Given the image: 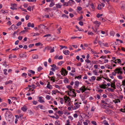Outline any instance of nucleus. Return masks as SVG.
<instances>
[{
    "label": "nucleus",
    "mask_w": 125,
    "mask_h": 125,
    "mask_svg": "<svg viewBox=\"0 0 125 125\" xmlns=\"http://www.w3.org/2000/svg\"><path fill=\"white\" fill-rule=\"evenodd\" d=\"M60 72L62 73L61 74L62 75H63H63L64 76H65L67 75L68 73V71L63 68H62Z\"/></svg>",
    "instance_id": "obj_1"
},
{
    "label": "nucleus",
    "mask_w": 125,
    "mask_h": 125,
    "mask_svg": "<svg viewBox=\"0 0 125 125\" xmlns=\"http://www.w3.org/2000/svg\"><path fill=\"white\" fill-rule=\"evenodd\" d=\"M74 105H75L73 107L71 106V107L72 108L73 110H75L76 109L79 107L80 106V105H79L77 103H74Z\"/></svg>",
    "instance_id": "obj_2"
},
{
    "label": "nucleus",
    "mask_w": 125,
    "mask_h": 125,
    "mask_svg": "<svg viewBox=\"0 0 125 125\" xmlns=\"http://www.w3.org/2000/svg\"><path fill=\"white\" fill-rule=\"evenodd\" d=\"M11 7L10 8L12 10L17 9V8H16L17 7V5L16 4H11Z\"/></svg>",
    "instance_id": "obj_3"
},
{
    "label": "nucleus",
    "mask_w": 125,
    "mask_h": 125,
    "mask_svg": "<svg viewBox=\"0 0 125 125\" xmlns=\"http://www.w3.org/2000/svg\"><path fill=\"white\" fill-rule=\"evenodd\" d=\"M45 26L43 24H40L38 26L39 30H42L43 31V29H44Z\"/></svg>",
    "instance_id": "obj_4"
},
{
    "label": "nucleus",
    "mask_w": 125,
    "mask_h": 125,
    "mask_svg": "<svg viewBox=\"0 0 125 125\" xmlns=\"http://www.w3.org/2000/svg\"><path fill=\"white\" fill-rule=\"evenodd\" d=\"M122 70V68L119 67V68H117L115 70V71H116L117 73L118 74H120L121 71V70Z\"/></svg>",
    "instance_id": "obj_5"
},
{
    "label": "nucleus",
    "mask_w": 125,
    "mask_h": 125,
    "mask_svg": "<svg viewBox=\"0 0 125 125\" xmlns=\"http://www.w3.org/2000/svg\"><path fill=\"white\" fill-rule=\"evenodd\" d=\"M121 9L123 10H125V2H123L122 4V5L121 6Z\"/></svg>",
    "instance_id": "obj_6"
},
{
    "label": "nucleus",
    "mask_w": 125,
    "mask_h": 125,
    "mask_svg": "<svg viewBox=\"0 0 125 125\" xmlns=\"http://www.w3.org/2000/svg\"><path fill=\"white\" fill-rule=\"evenodd\" d=\"M86 89H87V88L86 89V88L85 87V86H83L81 88L79 89L80 90L82 91V93H83V92H84L85 90H86Z\"/></svg>",
    "instance_id": "obj_7"
},
{
    "label": "nucleus",
    "mask_w": 125,
    "mask_h": 125,
    "mask_svg": "<svg viewBox=\"0 0 125 125\" xmlns=\"http://www.w3.org/2000/svg\"><path fill=\"white\" fill-rule=\"evenodd\" d=\"M55 5L57 8H60L62 6V5L60 3L56 4Z\"/></svg>",
    "instance_id": "obj_8"
},
{
    "label": "nucleus",
    "mask_w": 125,
    "mask_h": 125,
    "mask_svg": "<svg viewBox=\"0 0 125 125\" xmlns=\"http://www.w3.org/2000/svg\"><path fill=\"white\" fill-rule=\"evenodd\" d=\"M27 107L25 106L24 105L23 107H22L21 108V110L24 112H25L27 110Z\"/></svg>",
    "instance_id": "obj_9"
},
{
    "label": "nucleus",
    "mask_w": 125,
    "mask_h": 125,
    "mask_svg": "<svg viewBox=\"0 0 125 125\" xmlns=\"http://www.w3.org/2000/svg\"><path fill=\"white\" fill-rule=\"evenodd\" d=\"M70 53V52L68 50H66L63 51V53L66 55H69Z\"/></svg>",
    "instance_id": "obj_10"
},
{
    "label": "nucleus",
    "mask_w": 125,
    "mask_h": 125,
    "mask_svg": "<svg viewBox=\"0 0 125 125\" xmlns=\"http://www.w3.org/2000/svg\"><path fill=\"white\" fill-rule=\"evenodd\" d=\"M68 3H69L70 5L72 6V5L75 4V2L73 0H70L68 1Z\"/></svg>",
    "instance_id": "obj_11"
},
{
    "label": "nucleus",
    "mask_w": 125,
    "mask_h": 125,
    "mask_svg": "<svg viewBox=\"0 0 125 125\" xmlns=\"http://www.w3.org/2000/svg\"><path fill=\"white\" fill-rule=\"evenodd\" d=\"M67 88H68L70 92H71L72 90H74V89H72V87L70 85L67 86Z\"/></svg>",
    "instance_id": "obj_12"
},
{
    "label": "nucleus",
    "mask_w": 125,
    "mask_h": 125,
    "mask_svg": "<svg viewBox=\"0 0 125 125\" xmlns=\"http://www.w3.org/2000/svg\"><path fill=\"white\" fill-rule=\"evenodd\" d=\"M64 99L65 100V103L67 101H69L70 99V97L67 96L64 97Z\"/></svg>",
    "instance_id": "obj_13"
},
{
    "label": "nucleus",
    "mask_w": 125,
    "mask_h": 125,
    "mask_svg": "<svg viewBox=\"0 0 125 125\" xmlns=\"http://www.w3.org/2000/svg\"><path fill=\"white\" fill-rule=\"evenodd\" d=\"M111 87L113 88L114 89H116L115 84L111 82Z\"/></svg>",
    "instance_id": "obj_14"
},
{
    "label": "nucleus",
    "mask_w": 125,
    "mask_h": 125,
    "mask_svg": "<svg viewBox=\"0 0 125 125\" xmlns=\"http://www.w3.org/2000/svg\"><path fill=\"white\" fill-rule=\"evenodd\" d=\"M42 97H39V98L38 101L40 103L44 102V100L42 99Z\"/></svg>",
    "instance_id": "obj_15"
},
{
    "label": "nucleus",
    "mask_w": 125,
    "mask_h": 125,
    "mask_svg": "<svg viewBox=\"0 0 125 125\" xmlns=\"http://www.w3.org/2000/svg\"><path fill=\"white\" fill-rule=\"evenodd\" d=\"M19 55L20 56V57L21 58H23L25 57H27V56L25 54L22 53L20 54Z\"/></svg>",
    "instance_id": "obj_16"
},
{
    "label": "nucleus",
    "mask_w": 125,
    "mask_h": 125,
    "mask_svg": "<svg viewBox=\"0 0 125 125\" xmlns=\"http://www.w3.org/2000/svg\"><path fill=\"white\" fill-rule=\"evenodd\" d=\"M93 23L96 25H97V24H98L99 25L98 26V27H99V25H100L101 24V23L100 22H98L97 21H94L93 22Z\"/></svg>",
    "instance_id": "obj_17"
},
{
    "label": "nucleus",
    "mask_w": 125,
    "mask_h": 125,
    "mask_svg": "<svg viewBox=\"0 0 125 125\" xmlns=\"http://www.w3.org/2000/svg\"><path fill=\"white\" fill-rule=\"evenodd\" d=\"M32 58L33 59H37L38 58V56L37 54L33 55Z\"/></svg>",
    "instance_id": "obj_18"
},
{
    "label": "nucleus",
    "mask_w": 125,
    "mask_h": 125,
    "mask_svg": "<svg viewBox=\"0 0 125 125\" xmlns=\"http://www.w3.org/2000/svg\"><path fill=\"white\" fill-rule=\"evenodd\" d=\"M105 112L107 114H110L111 113V111L110 110H105Z\"/></svg>",
    "instance_id": "obj_19"
},
{
    "label": "nucleus",
    "mask_w": 125,
    "mask_h": 125,
    "mask_svg": "<svg viewBox=\"0 0 125 125\" xmlns=\"http://www.w3.org/2000/svg\"><path fill=\"white\" fill-rule=\"evenodd\" d=\"M51 36V34H47L46 35H45L43 36L44 37H47L46 38V40L47 41H48L47 40V38L48 37Z\"/></svg>",
    "instance_id": "obj_20"
},
{
    "label": "nucleus",
    "mask_w": 125,
    "mask_h": 125,
    "mask_svg": "<svg viewBox=\"0 0 125 125\" xmlns=\"http://www.w3.org/2000/svg\"><path fill=\"white\" fill-rule=\"evenodd\" d=\"M12 81L11 80H9L5 82V84L6 85L9 83H12Z\"/></svg>",
    "instance_id": "obj_21"
},
{
    "label": "nucleus",
    "mask_w": 125,
    "mask_h": 125,
    "mask_svg": "<svg viewBox=\"0 0 125 125\" xmlns=\"http://www.w3.org/2000/svg\"><path fill=\"white\" fill-rule=\"evenodd\" d=\"M53 0L51 1V2L50 3L49 5V7H52L55 5V3L53 2Z\"/></svg>",
    "instance_id": "obj_22"
},
{
    "label": "nucleus",
    "mask_w": 125,
    "mask_h": 125,
    "mask_svg": "<svg viewBox=\"0 0 125 125\" xmlns=\"http://www.w3.org/2000/svg\"><path fill=\"white\" fill-rule=\"evenodd\" d=\"M79 83V81H76L74 82L75 85L77 87L78 86Z\"/></svg>",
    "instance_id": "obj_23"
},
{
    "label": "nucleus",
    "mask_w": 125,
    "mask_h": 125,
    "mask_svg": "<svg viewBox=\"0 0 125 125\" xmlns=\"http://www.w3.org/2000/svg\"><path fill=\"white\" fill-rule=\"evenodd\" d=\"M115 61H116L118 63L121 64V61L120 59H117L116 60H115Z\"/></svg>",
    "instance_id": "obj_24"
},
{
    "label": "nucleus",
    "mask_w": 125,
    "mask_h": 125,
    "mask_svg": "<svg viewBox=\"0 0 125 125\" xmlns=\"http://www.w3.org/2000/svg\"><path fill=\"white\" fill-rule=\"evenodd\" d=\"M58 92V91L57 90H53L52 91V94H55L56 93Z\"/></svg>",
    "instance_id": "obj_25"
},
{
    "label": "nucleus",
    "mask_w": 125,
    "mask_h": 125,
    "mask_svg": "<svg viewBox=\"0 0 125 125\" xmlns=\"http://www.w3.org/2000/svg\"><path fill=\"white\" fill-rule=\"evenodd\" d=\"M103 123L104 125H109L108 123L107 122L106 120H104L103 121Z\"/></svg>",
    "instance_id": "obj_26"
},
{
    "label": "nucleus",
    "mask_w": 125,
    "mask_h": 125,
    "mask_svg": "<svg viewBox=\"0 0 125 125\" xmlns=\"http://www.w3.org/2000/svg\"><path fill=\"white\" fill-rule=\"evenodd\" d=\"M28 72L32 74H34L35 73V72L31 70H28Z\"/></svg>",
    "instance_id": "obj_27"
},
{
    "label": "nucleus",
    "mask_w": 125,
    "mask_h": 125,
    "mask_svg": "<svg viewBox=\"0 0 125 125\" xmlns=\"http://www.w3.org/2000/svg\"><path fill=\"white\" fill-rule=\"evenodd\" d=\"M47 88L50 89H52V86L51 85H47Z\"/></svg>",
    "instance_id": "obj_28"
},
{
    "label": "nucleus",
    "mask_w": 125,
    "mask_h": 125,
    "mask_svg": "<svg viewBox=\"0 0 125 125\" xmlns=\"http://www.w3.org/2000/svg\"><path fill=\"white\" fill-rule=\"evenodd\" d=\"M57 113L59 115H62L63 114V112L61 111H58Z\"/></svg>",
    "instance_id": "obj_29"
},
{
    "label": "nucleus",
    "mask_w": 125,
    "mask_h": 125,
    "mask_svg": "<svg viewBox=\"0 0 125 125\" xmlns=\"http://www.w3.org/2000/svg\"><path fill=\"white\" fill-rule=\"evenodd\" d=\"M51 81H52L53 82H55V78L54 77H52L51 78Z\"/></svg>",
    "instance_id": "obj_30"
},
{
    "label": "nucleus",
    "mask_w": 125,
    "mask_h": 125,
    "mask_svg": "<svg viewBox=\"0 0 125 125\" xmlns=\"http://www.w3.org/2000/svg\"><path fill=\"white\" fill-rule=\"evenodd\" d=\"M110 34L111 36H113L114 35L115 32H114L112 31L110 32Z\"/></svg>",
    "instance_id": "obj_31"
},
{
    "label": "nucleus",
    "mask_w": 125,
    "mask_h": 125,
    "mask_svg": "<svg viewBox=\"0 0 125 125\" xmlns=\"http://www.w3.org/2000/svg\"><path fill=\"white\" fill-rule=\"evenodd\" d=\"M60 102L61 103V104H62L63 103L64 101V100L62 98H60Z\"/></svg>",
    "instance_id": "obj_32"
},
{
    "label": "nucleus",
    "mask_w": 125,
    "mask_h": 125,
    "mask_svg": "<svg viewBox=\"0 0 125 125\" xmlns=\"http://www.w3.org/2000/svg\"><path fill=\"white\" fill-rule=\"evenodd\" d=\"M52 48V47H51L47 46V47H46L45 48V49H47V50H50V49H51V48Z\"/></svg>",
    "instance_id": "obj_33"
},
{
    "label": "nucleus",
    "mask_w": 125,
    "mask_h": 125,
    "mask_svg": "<svg viewBox=\"0 0 125 125\" xmlns=\"http://www.w3.org/2000/svg\"><path fill=\"white\" fill-rule=\"evenodd\" d=\"M68 2L66 3V2H64V3L63 4V5L64 6H68Z\"/></svg>",
    "instance_id": "obj_34"
},
{
    "label": "nucleus",
    "mask_w": 125,
    "mask_h": 125,
    "mask_svg": "<svg viewBox=\"0 0 125 125\" xmlns=\"http://www.w3.org/2000/svg\"><path fill=\"white\" fill-rule=\"evenodd\" d=\"M103 15V14H99L98 13L96 15V17L98 18H99L100 16H101Z\"/></svg>",
    "instance_id": "obj_35"
},
{
    "label": "nucleus",
    "mask_w": 125,
    "mask_h": 125,
    "mask_svg": "<svg viewBox=\"0 0 125 125\" xmlns=\"http://www.w3.org/2000/svg\"><path fill=\"white\" fill-rule=\"evenodd\" d=\"M60 47L61 48L60 49V50H61L62 48H65V49H67V47L66 46H63L62 45H60Z\"/></svg>",
    "instance_id": "obj_36"
},
{
    "label": "nucleus",
    "mask_w": 125,
    "mask_h": 125,
    "mask_svg": "<svg viewBox=\"0 0 125 125\" xmlns=\"http://www.w3.org/2000/svg\"><path fill=\"white\" fill-rule=\"evenodd\" d=\"M42 69V68L41 66H40L38 68L37 70L38 71H40Z\"/></svg>",
    "instance_id": "obj_37"
},
{
    "label": "nucleus",
    "mask_w": 125,
    "mask_h": 125,
    "mask_svg": "<svg viewBox=\"0 0 125 125\" xmlns=\"http://www.w3.org/2000/svg\"><path fill=\"white\" fill-rule=\"evenodd\" d=\"M101 5L100 4L98 5L97 7V9L99 10H101L102 8L101 7Z\"/></svg>",
    "instance_id": "obj_38"
},
{
    "label": "nucleus",
    "mask_w": 125,
    "mask_h": 125,
    "mask_svg": "<svg viewBox=\"0 0 125 125\" xmlns=\"http://www.w3.org/2000/svg\"><path fill=\"white\" fill-rule=\"evenodd\" d=\"M62 17H67V18H68V16L67 15H65L64 14H62Z\"/></svg>",
    "instance_id": "obj_39"
},
{
    "label": "nucleus",
    "mask_w": 125,
    "mask_h": 125,
    "mask_svg": "<svg viewBox=\"0 0 125 125\" xmlns=\"http://www.w3.org/2000/svg\"><path fill=\"white\" fill-rule=\"evenodd\" d=\"M46 98L48 100H49L51 98V96L49 95H47L46 96Z\"/></svg>",
    "instance_id": "obj_40"
},
{
    "label": "nucleus",
    "mask_w": 125,
    "mask_h": 125,
    "mask_svg": "<svg viewBox=\"0 0 125 125\" xmlns=\"http://www.w3.org/2000/svg\"><path fill=\"white\" fill-rule=\"evenodd\" d=\"M104 52L106 54H107L109 52H110V51L108 50H104Z\"/></svg>",
    "instance_id": "obj_41"
},
{
    "label": "nucleus",
    "mask_w": 125,
    "mask_h": 125,
    "mask_svg": "<svg viewBox=\"0 0 125 125\" xmlns=\"http://www.w3.org/2000/svg\"><path fill=\"white\" fill-rule=\"evenodd\" d=\"M7 71V70L6 69H5L3 70V71L4 72V74L5 75H7V73H6Z\"/></svg>",
    "instance_id": "obj_42"
},
{
    "label": "nucleus",
    "mask_w": 125,
    "mask_h": 125,
    "mask_svg": "<svg viewBox=\"0 0 125 125\" xmlns=\"http://www.w3.org/2000/svg\"><path fill=\"white\" fill-rule=\"evenodd\" d=\"M63 63V61H61V62H59L57 64L58 65L61 66L62 64Z\"/></svg>",
    "instance_id": "obj_43"
},
{
    "label": "nucleus",
    "mask_w": 125,
    "mask_h": 125,
    "mask_svg": "<svg viewBox=\"0 0 125 125\" xmlns=\"http://www.w3.org/2000/svg\"><path fill=\"white\" fill-rule=\"evenodd\" d=\"M93 73L94 74L96 75H97V73L96 71V70H94L93 71Z\"/></svg>",
    "instance_id": "obj_44"
},
{
    "label": "nucleus",
    "mask_w": 125,
    "mask_h": 125,
    "mask_svg": "<svg viewBox=\"0 0 125 125\" xmlns=\"http://www.w3.org/2000/svg\"><path fill=\"white\" fill-rule=\"evenodd\" d=\"M82 76L81 75H80L78 76H76L75 77V78H77L78 79H80L81 78Z\"/></svg>",
    "instance_id": "obj_45"
},
{
    "label": "nucleus",
    "mask_w": 125,
    "mask_h": 125,
    "mask_svg": "<svg viewBox=\"0 0 125 125\" xmlns=\"http://www.w3.org/2000/svg\"><path fill=\"white\" fill-rule=\"evenodd\" d=\"M98 43L100 45V46H102L103 44H104L103 43H102L100 41H98Z\"/></svg>",
    "instance_id": "obj_46"
},
{
    "label": "nucleus",
    "mask_w": 125,
    "mask_h": 125,
    "mask_svg": "<svg viewBox=\"0 0 125 125\" xmlns=\"http://www.w3.org/2000/svg\"><path fill=\"white\" fill-rule=\"evenodd\" d=\"M99 86L100 88H103L104 89H105V87H104V85H103V84L100 85Z\"/></svg>",
    "instance_id": "obj_47"
},
{
    "label": "nucleus",
    "mask_w": 125,
    "mask_h": 125,
    "mask_svg": "<svg viewBox=\"0 0 125 125\" xmlns=\"http://www.w3.org/2000/svg\"><path fill=\"white\" fill-rule=\"evenodd\" d=\"M101 103L103 104H105L107 105L108 104L106 102H105L103 100H102L101 101Z\"/></svg>",
    "instance_id": "obj_48"
},
{
    "label": "nucleus",
    "mask_w": 125,
    "mask_h": 125,
    "mask_svg": "<svg viewBox=\"0 0 125 125\" xmlns=\"http://www.w3.org/2000/svg\"><path fill=\"white\" fill-rule=\"evenodd\" d=\"M21 21L18 22L16 24L17 26H19L21 24Z\"/></svg>",
    "instance_id": "obj_49"
},
{
    "label": "nucleus",
    "mask_w": 125,
    "mask_h": 125,
    "mask_svg": "<svg viewBox=\"0 0 125 125\" xmlns=\"http://www.w3.org/2000/svg\"><path fill=\"white\" fill-rule=\"evenodd\" d=\"M72 70L71 72L72 73H74L75 72V69L74 68L72 67Z\"/></svg>",
    "instance_id": "obj_50"
},
{
    "label": "nucleus",
    "mask_w": 125,
    "mask_h": 125,
    "mask_svg": "<svg viewBox=\"0 0 125 125\" xmlns=\"http://www.w3.org/2000/svg\"><path fill=\"white\" fill-rule=\"evenodd\" d=\"M117 73V72L116 71H115V70H114V72H113L112 73V75H113L114 76H115L116 75V74Z\"/></svg>",
    "instance_id": "obj_51"
},
{
    "label": "nucleus",
    "mask_w": 125,
    "mask_h": 125,
    "mask_svg": "<svg viewBox=\"0 0 125 125\" xmlns=\"http://www.w3.org/2000/svg\"><path fill=\"white\" fill-rule=\"evenodd\" d=\"M82 9V8L78 6L77 7V10H78L79 11H80Z\"/></svg>",
    "instance_id": "obj_52"
},
{
    "label": "nucleus",
    "mask_w": 125,
    "mask_h": 125,
    "mask_svg": "<svg viewBox=\"0 0 125 125\" xmlns=\"http://www.w3.org/2000/svg\"><path fill=\"white\" fill-rule=\"evenodd\" d=\"M54 47H53V48H52L51 49H50V52L51 53L53 52H54Z\"/></svg>",
    "instance_id": "obj_53"
},
{
    "label": "nucleus",
    "mask_w": 125,
    "mask_h": 125,
    "mask_svg": "<svg viewBox=\"0 0 125 125\" xmlns=\"http://www.w3.org/2000/svg\"><path fill=\"white\" fill-rule=\"evenodd\" d=\"M96 77L95 76H93L91 77V79L93 80H95Z\"/></svg>",
    "instance_id": "obj_54"
},
{
    "label": "nucleus",
    "mask_w": 125,
    "mask_h": 125,
    "mask_svg": "<svg viewBox=\"0 0 125 125\" xmlns=\"http://www.w3.org/2000/svg\"><path fill=\"white\" fill-rule=\"evenodd\" d=\"M91 123L94 125H96V122L94 121H92L91 122Z\"/></svg>",
    "instance_id": "obj_55"
},
{
    "label": "nucleus",
    "mask_w": 125,
    "mask_h": 125,
    "mask_svg": "<svg viewBox=\"0 0 125 125\" xmlns=\"http://www.w3.org/2000/svg\"><path fill=\"white\" fill-rule=\"evenodd\" d=\"M85 61L86 62H87V63H90L91 62V61L90 60H89L88 59H87L86 60H85Z\"/></svg>",
    "instance_id": "obj_56"
},
{
    "label": "nucleus",
    "mask_w": 125,
    "mask_h": 125,
    "mask_svg": "<svg viewBox=\"0 0 125 125\" xmlns=\"http://www.w3.org/2000/svg\"><path fill=\"white\" fill-rule=\"evenodd\" d=\"M34 45V44H31L28 46V47L29 48H31Z\"/></svg>",
    "instance_id": "obj_57"
},
{
    "label": "nucleus",
    "mask_w": 125,
    "mask_h": 125,
    "mask_svg": "<svg viewBox=\"0 0 125 125\" xmlns=\"http://www.w3.org/2000/svg\"><path fill=\"white\" fill-rule=\"evenodd\" d=\"M38 106L41 109H42L43 106L42 105H39Z\"/></svg>",
    "instance_id": "obj_58"
},
{
    "label": "nucleus",
    "mask_w": 125,
    "mask_h": 125,
    "mask_svg": "<svg viewBox=\"0 0 125 125\" xmlns=\"http://www.w3.org/2000/svg\"><path fill=\"white\" fill-rule=\"evenodd\" d=\"M41 44V43L40 42H39L36 43L35 44V45L36 46H39Z\"/></svg>",
    "instance_id": "obj_59"
},
{
    "label": "nucleus",
    "mask_w": 125,
    "mask_h": 125,
    "mask_svg": "<svg viewBox=\"0 0 125 125\" xmlns=\"http://www.w3.org/2000/svg\"><path fill=\"white\" fill-rule=\"evenodd\" d=\"M61 29H62L60 27L58 29H57V30L58 31L59 33H60L61 32L60 31L61 30Z\"/></svg>",
    "instance_id": "obj_60"
},
{
    "label": "nucleus",
    "mask_w": 125,
    "mask_h": 125,
    "mask_svg": "<svg viewBox=\"0 0 125 125\" xmlns=\"http://www.w3.org/2000/svg\"><path fill=\"white\" fill-rule=\"evenodd\" d=\"M79 24L81 26H82L83 25V24L82 22L80 21L79 22Z\"/></svg>",
    "instance_id": "obj_61"
},
{
    "label": "nucleus",
    "mask_w": 125,
    "mask_h": 125,
    "mask_svg": "<svg viewBox=\"0 0 125 125\" xmlns=\"http://www.w3.org/2000/svg\"><path fill=\"white\" fill-rule=\"evenodd\" d=\"M51 67H53L54 68H56V66L55 64H53L51 65Z\"/></svg>",
    "instance_id": "obj_62"
},
{
    "label": "nucleus",
    "mask_w": 125,
    "mask_h": 125,
    "mask_svg": "<svg viewBox=\"0 0 125 125\" xmlns=\"http://www.w3.org/2000/svg\"><path fill=\"white\" fill-rule=\"evenodd\" d=\"M121 111L123 112H125V109H121L120 110Z\"/></svg>",
    "instance_id": "obj_63"
},
{
    "label": "nucleus",
    "mask_w": 125,
    "mask_h": 125,
    "mask_svg": "<svg viewBox=\"0 0 125 125\" xmlns=\"http://www.w3.org/2000/svg\"><path fill=\"white\" fill-rule=\"evenodd\" d=\"M22 37L21 36H19L18 37V39L19 40H21L22 39Z\"/></svg>",
    "instance_id": "obj_64"
}]
</instances>
